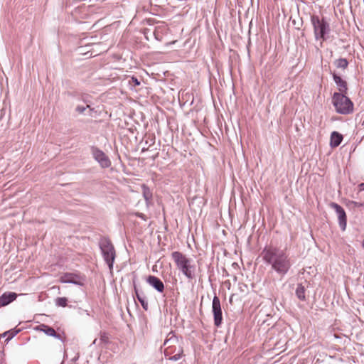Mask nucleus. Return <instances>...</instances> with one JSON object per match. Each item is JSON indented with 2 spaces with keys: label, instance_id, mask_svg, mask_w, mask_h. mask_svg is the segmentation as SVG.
I'll list each match as a JSON object with an SVG mask.
<instances>
[{
  "label": "nucleus",
  "instance_id": "1",
  "mask_svg": "<svg viewBox=\"0 0 364 364\" xmlns=\"http://www.w3.org/2000/svg\"><path fill=\"white\" fill-rule=\"evenodd\" d=\"M264 261L271 266V269L283 277L291 267L289 255L282 250L274 247H266L262 251Z\"/></svg>",
  "mask_w": 364,
  "mask_h": 364
},
{
  "label": "nucleus",
  "instance_id": "2",
  "mask_svg": "<svg viewBox=\"0 0 364 364\" xmlns=\"http://www.w3.org/2000/svg\"><path fill=\"white\" fill-rule=\"evenodd\" d=\"M171 257L173 259L177 268L189 279L195 277L196 267L193 264V261L188 258L183 253L175 251L171 253Z\"/></svg>",
  "mask_w": 364,
  "mask_h": 364
},
{
  "label": "nucleus",
  "instance_id": "3",
  "mask_svg": "<svg viewBox=\"0 0 364 364\" xmlns=\"http://www.w3.org/2000/svg\"><path fill=\"white\" fill-rule=\"evenodd\" d=\"M332 101L336 112L340 114H348L353 110V102L345 94L335 92Z\"/></svg>",
  "mask_w": 364,
  "mask_h": 364
},
{
  "label": "nucleus",
  "instance_id": "4",
  "mask_svg": "<svg viewBox=\"0 0 364 364\" xmlns=\"http://www.w3.org/2000/svg\"><path fill=\"white\" fill-rule=\"evenodd\" d=\"M311 21L314 27L315 38L324 41L327 38V35L330 32L329 23L324 19L320 18L317 16H312Z\"/></svg>",
  "mask_w": 364,
  "mask_h": 364
},
{
  "label": "nucleus",
  "instance_id": "5",
  "mask_svg": "<svg viewBox=\"0 0 364 364\" xmlns=\"http://www.w3.org/2000/svg\"><path fill=\"white\" fill-rule=\"evenodd\" d=\"M100 247L103 258L111 271L113 268V264L116 257L114 247L111 241L107 238H103L100 240Z\"/></svg>",
  "mask_w": 364,
  "mask_h": 364
},
{
  "label": "nucleus",
  "instance_id": "6",
  "mask_svg": "<svg viewBox=\"0 0 364 364\" xmlns=\"http://www.w3.org/2000/svg\"><path fill=\"white\" fill-rule=\"evenodd\" d=\"M169 338L166 339L164 346H166L164 350V355L166 358H168L170 360L176 361L179 360L183 355V349L179 347L177 353L174 355H171L173 350H172V345L178 343V339L172 333L168 334Z\"/></svg>",
  "mask_w": 364,
  "mask_h": 364
},
{
  "label": "nucleus",
  "instance_id": "7",
  "mask_svg": "<svg viewBox=\"0 0 364 364\" xmlns=\"http://www.w3.org/2000/svg\"><path fill=\"white\" fill-rule=\"evenodd\" d=\"M85 281V276L74 273H65L60 277V282L62 283H71L78 286H83Z\"/></svg>",
  "mask_w": 364,
  "mask_h": 364
},
{
  "label": "nucleus",
  "instance_id": "8",
  "mask_svg": "<svg viewBox=\"0 0 364 364\" xmlns=\"http://www.w3.org/2000/svg\"><path fill=\"white\" fill-rule=\"evenodd\" d=\"M92 154L93 158L100 164L102 168H108L111 166V161L102 150L97 147H92Z\"/></svg>",
  "mask_w": 364,
  "mask_h": 364
},
{
  "label": "nucleus",
  "instance_id": "9",
  "mask_svg": "<svg viewBox=\"0 0 364 364\" xmlns=\"http://www.w3.org/2000/svg\"><path fill=\"white\" fill-rule=\"evenodd\" d=\"M212 309L214 316V324L218 327L222 323L223 316L220 301L217 296H215L213 299Z\"/></svg>",
  "mask_w": 364,
  "mask_h": 364
},
{
  "label": "nucleus",
  "instance_id": "10",
  "mask_svg": "<svg viewBox=\"0 0 364 364\" xmlns=\"http://www.w3.org/2000/svg\"><path fill=\"white\" fill-rule=\"evenodd\" d=\"M331 207L336 211L341 229L344 231L346 228L347 217L344 209L336 203H331Z\"/></svg>",
  "mask_w": 364,
  "mask_h": 364
},
{
  "label": "nucleus",
  "instance_id": "11",
  "mask_svg": "<svg viewBox=\"0 0 364 364\" xmlns=\"http://www.w3.org/2000/svg\"><path fill=\"white\" fill-rule=\"evenodd\" d=\"M147 283L154 288L157 291L162 293L164 290V284L162 281L153 275H149L146 279Z\"/></svg>",
  "mask_w": 364,
  "mask_h": 364
},
{
  "label": "nucleus",
  "instance_id": "12",
  "mask_svg": "<svg viewBox=\"0 0 364 364\" xmlns=\"http://www.w3.org/2000/svg\"><path fill=\"white\" fill-rule=\"evenodd\" d=\"M17 297L14 292H5L0 296V306H5L14 301Z\"/></svg>",
  "mask_w": 364,
  "mask_h": 364
},
{
  "label": "nucleus",
  "instance_id": "13",
  "mask_svg": "<svg viewBox=\"0 0 364 364\" xmlns=\"http://www.w3.org/2000/svg\"><path fill=\"white\" fill-rule=\"evenodd\" d=\"M36 329L37 331L45 333L47 336L55 337L56 338H60V335L56 333L53 328L50 327L46 324H41L38 326H37Z\"/></svg>",
  "mask_w": 364,
  "mask_h": 364
},
{
  "label": "nucleus",
  "instance_id": "14",
  "mask_svg": "<svg viewBox=\"0 0 364 364\" xmlns=\"http://www.w3.org/2000/svg\"><path fill=\"white\" fill-rule=\"evenodd\" d=\"M333 77L340 91L339 94H346L348 90L346 82L336 74L333 75Z\"/></svg>",
  "mask_w": 364,
  "mask_h": 364
},
{
  "label": "nucleus",
  "instance_id": "15",
  "mask_svg": "<svg viewBox=\"0 0 364 364\" xmlns=\"http://www.w3.org/2000/svg\"><path fill=\"white\" fill-rule=\"evenodd\" d=\"M343 140V136L337 132H333L331 135L330 145L332 147L339 146Z\"/></svg>",
  "mask_w": 364,
  "mask_h": 364
},
{
  "label": "nucleus",
  "instance_id": "16",
  "mask_svg": "<svg viewBox=\"0 0 364 364\" xmlns=\"http://www.w3.org/2000/svg\"><path fill=\"white\" fill-rule=\"evenodd\" d=\"M141 189H142L143 196H144L146 203L148 204L152 199V193H151V190L149 189V188L144 184H143L141 186Z\"/></svg>",
  "mask_w": 364,
  "mask_h": 364
},
{
  "label": "nucleus",
  "instance_id": "17",
  "mask_svg": "<svg viewBox=\"0 0 364 364\" xmlns=\"http://www.w3.org/2000/svg\"><path fill=\"white\" fill-rule=\"evenodd\" d=\"M20 329L13 328L9 331H7L3 333L0 336L1 337H6V341L9 342L11 339H12L18 332H20Z\"/></svg>",
  "mask_w": 364,
  "mask_h": 364
},
{
  "label": "nucleus",
  "instance_id": "18",
  "mask_svg": "<svg viewBox=\"0 0 364 364\" xmlns=\"http://www.w3.org/2000/svg\"><path fill=\"white\" fill-rule=\"evenodd\" d=\"M296 295L301 301H304L306 299L305 296V288L301 284H299L296 289Z\"/></svg>",
  "mask_w": 364,
  "mask_h": 364
},
{
  "label": "nucleus",
  "instance_id": "19",
  "mask_svg": "<svg viewBox=\"0 0 364 364\" xmlns=\"http://www.w3.org/2000/svg\"><path fill=\"white\" fill-rule=\"evenodd\" d=\"M348 62L346 58H339L336 60L335 65L338 68L346 69L348 67Z\"/></svg>",
  "mask_w": 364,
  "mask_h": 364
},
{
  "label": "nucleus",
  "instance_id": "20",
  "mask_svg": "<svg viewBox=\"0 0 364 364\" xmlns=\"http://www.w3.org/2000/svg\"><path fill=\"white\" fill-rule=\"evenodd\" d=\"M68 299L65 297H58L55 299V305L58 306L65 307Z\"/></svg>",
  "mask_w": 364,
  "mask_h": 364
},
{
  "label": "nucleus",
  "instance_id": "21",
  "mask_svg": "<svg viewBox=\"0 0 364 364\" xmlns=\"http://www.w3.org/2000/svg\"><path fill=\"white\" fill-rule=\"evenodd\" d=\"M141 305L142 306L143 309L145 310V311H147L148 309H149V304L146 301V298L145 296H143L141 298L139 297V300H138Z\"/></svg>",
  "mask_w": 364,
  "mask_h": 364
},
{
  "label": "nucleus",
  "instance_id": "22",
  "mask_svg": "<svg viewBox=\"0 0 364 364\" xmlns=\"http://www.w3.org/2000/svg\"><path fill=\"white\" fill-rule=\"evenodd\" d=\"M100 341L103 343H107L109 341V337L105 333H104L101 334Z\"/></svg>",
  "mask_w": 364,
  "mask_h": 364
},
{
  "label": "nucleus",
  "instance_id": "23",
  "mask_svg": "<svg viewBox=\"0 0 364 364\" xmlns=\"http://www.w3.org/2000/svg\"><path fill=\"white\" fill-rule=\"evenodd\" d=\"M87 108H90L89 105H87L86 107L84 106H77L75 108L76 112H77L80 114H82Z\"/></svg>",
  "mask_w": 364,
  "mask_h": 364
},
{
  "label": "nucleus",
  "instance_id": "24",
  "mask_svg": "<svg viewBox=\"0 0 364 364\" xmlns=\"http://www.w3.org/2000/svg\"><path fill=\"white\" fill-rule=\"evenodd\" d=\"M134 291H135L136 296L138 300H139V297L141 298L143 296H144V294L140 293L139 291V290L136 289V287H134Z\"/></svg>",
  "mask_w": 364,
  "mask_h": 364
},
{
  "label": "nucleus",
  "instance_id": "25",
  "mask_svg": "<svg viewBox=\"0 0 364 364\" xmlns=\"http://www.w3.org/2000/svg\"><path fill=\"white\" fill-rule=\"evenodd\" d=\"M132 81L133 82V83L134 84L135 86H137V85H140V82L135 77H132Z\"/></svg>",
  "mask_w": 364,
  "mask_h": 364
},
{
  "label": "nucleus",
  "instance_id": "26",
  "mask_svg": "<svg viewBox=\"0 0 364 364\" xmlns=\"http://www.w3.org/2000/svg\"><path fill=\"white\" fill-rule=\"evenodd\" d=\"M137 216L141 218H142V219H144V220H145V216H144V215L143 213H138Z\"/></svg>",
  "mask_w": 364,
  "mask_h": 364
},
{
  "label": "nucleus",
  "instance_id": "27",
  "mask_svg": "<svg viewBox=\"0 0 364 364\" xmlns=\"http://www.w3.org/2000/svg\"><path fill=\"white\" fill-rule=\"evenodd\" d=\"M360 190L363 191L364 190V183L360 184Z\"/></svg>",
  "mask_w": 364,
  "mask_h": 364
},
{
  "label": "nucleus",
  "instance_id": "28",
  "mask_svg": "<svg viewBox=\"0 0 364 364\" xmlns=\"http://www.w3.org/2000/svg\"><path fill=\"white\" fill-rule=\"evenodd\" d=\"M97 342V339H95V341H93V344H95Z\"/></svg>",
  "mask_w": 364,
  "mask_h": 364
},
{
  "label": "nucleus",
  "instance_id": "29",
  "mask_svg": "<svg viewBox=\"0 0 364 364\" xmlns=\"http://www.w3.org/2000/svg\"><path fill=\"white\" fill-rule=\"evenodd\" d=\"M363 247H364V240H363Z\"/></svg>",
  "mask_w": 364,
  "mask_h": 364
}]
</instances>
